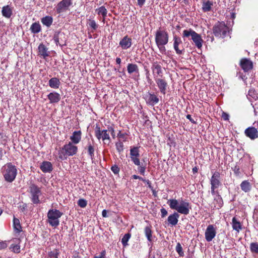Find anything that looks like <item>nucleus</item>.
Listing matches in <instances>:
<instances>
[{
  "mask_svg": "<svg viewBox=\"0 0 258 258\" xmlns=\"http://www.w3.org/2000/svg\"><path fill=\"white\" fill-rule=\"evenodd\" d=\"M167 203L171 209L175 210L177 212L170 215L167 218L168 223L172 226H175L178 222L179 215L178 213L185 215L189 214V203L186 201H178L172 199L168 200Z\"/></svg>",
  "mask_w": 258,
  "mask_h": 258,
  "instance_id": "nucleus-1",
  "label": "nucleus"
},
{
  "mask_svg": "<svg viewBox=\"0 0 258 258\" xmlns=\"http://www.w3.org/2000/svg\"><path fill=\"white\" fill-rule=\"evenodd\" d=\"M3 174L6 181L13 182L17 174V169L15 165L11 163L6 164L3 167Z\"/></svg>",
  "mask_w": 258,
  "mask_h": 258,
  "instance_id": "nucleus-2",
  "label": "nucleus"
},
{
  "mask_svg": "<svg viewBox=\"0 0 258 258\" xmlns=\"http://www.w3.org/2000/svg\"><path fill=\"white\" fill-rule=\"evenodd\" d=\"M77 151V147L69 142V144L64 145L58 151V157L62 160H65L67 159V156H73L76 154Z\"/></svg>",
  "mask_w": 258,
  "mask_h": 258,
  "instance_id": "nucleus-3",
  "label": "nucleus"
},
{
  "mask_svg": "<svg viewBox=\"0 0 258 258\" xmlns=\"http://www.w3.org/2000/svg\"><path fill=\"white\" fill-rule=\"evenodd\" d=\"M63 213L55 209H50L47 213V222L52 227H56L59 224V219Z\"/></svg>",
  "mask_w": 258,
  "mask_h": 258,
  "instance_id": "nucleus-4",
  "label": "nucleus"
},
{
  "mask_svg": "<svg viewBox=\"0 0 258 258\" xmlns=\"http://www.w3.org/2000/svg\"><path fill=\"white\" fill-rule=\"evenodd\" d=\"M191 37V39L194 42L195 45L198 48H201L202 46L203 40L201 35L191 29L184 30L182 33V37L183 38H188Z\"/></svg>",
  "mask_w": 258,
  "mask_h": 258,
  "instance_id": "nucleus-5",
  "label": "nucleus"
},
{
  "mask_svg": "<svg viewBox=\"0 0 258 258\" xmlns=\"http://www.w3.org/2000/svg\"><path fill=\"white\" fill-rule=\"evenodd\" d=\"M213 31L216 37L223 38L229 32V28L224 22H218L213 26Z\"/></svg>",
  "mask_w": 258,
  "mask_h": 258,
  "instance_id": "nucleus-6",
  "label": "nucleus"
},
{
  "mask_svg": "<svg viewBox=\"0 0 258 258\" xmlns=\"http://www.w3.org/2000/svg\"><path fill=\"white\" fill-rule=\"evenodd\" d=\"M169 36L167 32L159 29L155 34V42L156 44H167L168 42Z\"/></svg>",
  "mask_w": 258,
  "mask_h": 258,
  "instance_id": "nucleus-7",
  "label": "nucleus"
},
{
  "mask_svg": "<svg viewBox=\"0 0 258 258\" xmlns=\"http://www.w3.org/2000/svg\"><path fill=\"white\" fill-rule=\"evenodd\" d=\"M29 189L32 202L35 204L40 203L39 198L41 195L40 188L35 184H32L30 186Z\"/></svg>",
  "mask_w": 258,
  "mask_h": 258,
  "instance_id": "nucleus-8",
  "label": "nucleus"
},
{
  "mask_svg": "<svg viewBox=\"0 0 258 258\" xmlns=\"http://www.w3.org/2000/svg\"><path fill=\"white\" fill-rule=\"evenodd\" d=\"M95 135L97 139L100 140L101 139L104 141V143L106 144L108 141V144L110 142V138L109 134L107 133V130H101L100 127L99 125H97L95 128Z\"/></svg>",
  "mask_w": 258,
  "mask_h": 258,
  "instance_id": "nucleus-9",
  "label": "nucleus"
},
{
  "mask_svg": "<svg viewBox=\"0 0 258 258\" xmlns=\"http://www.w3.org/2000/svg\"><path fill=\"white\" fill-rule=\"evenodd\" d=\"M216 235V229L213 225L208 226L205 233V239L208 242L211 241Z\"/></svg>",
  "mask_w": 258,
  "mask_h": 258,
  "instance_id": "nucleus-10",
  "label": "nucleus"
},
{
  "mask_svg": "<svg viewBox=\"0 0 258 258\" xmlns=\"http://www.w3.org/2000/svg\"><path fill=\"white\" fill-rule=\"evenodd\" d=\"M53 40L56 45L62 46L66 45L67 38L64 33L58 32L54 34Z\"/></svg>",
  "mask_w": 258,
  "mask_h": 258,
  "instance_id": "nucleus-11",
  "label": "nucleus"
},
{
  "mask_svg": "<svg viewBox=\"0 0 258 258\" xmlns=\"http://www.w3.org/2000/svg\"><path fill=\"white\" fill-rule=\"evenodd\" d=\"M72 4L71 0H62L58 3L55 7L57 13L60 14L66 11Z\"/></svg>",
  "mask_w": 258,
  "mask_h": 258,
  "instance_id": "nucleus-12",
  "label": "nucleus"
},
{
  "mask_svg": "<svg viewBox=\"0 0 258 258\" xmlns=\"http://www.w3.org/2000/svg\"><path fill=\"white\" fill-rule=\"evenodd\" d=\"M155 81L160 90V92L165 95L166 93L168 84L166 81L164 79L155 78Z\"/></svg>",
  "mask_w": 258,
  "mask_h": 258,
  "instance_id": "nucleus-13",
  "label": "nucleus"
},
{
  "mask_svg": "<svg viewBox=\"0 0 258 258\" xmlns=\"http://www.w3.org/2000/svg\"><path fill=\"white\" fill-rule=\"evenodd\" d=\"M239 64L244 72H248L253 68L252 62L249 59L246 58L241 59Z\"/></svg>",
  "mask_w": 258,
  "mask_h": 258,
  "instance_id": "nucleus-14",
  "label": "nucleus"
},
{
  "mask_svg": "<svg viewBox=\"0 0 258 258\" xmlns=\"http://www.w3.org/2000/svg\"><path fill=\"white\" fill-rule=\"evenodd\" d=\"M244 134L251 140H254L258 138V131L254 127H247L244 131Z\"/></svg>",
  "mask_w": 258,
  "mask_h": 258,
  "instance_id": "nucleus-15",
  "label": "nucleus"
},
{
  "mask_svg": "<svg viewBox=\"0 0 258 258\" xmlns=\"http://www.w3.org/2000/svg\"><path fill=\"white\" fill-rule=\"evenodd\" d=\"M146 101L148 104L154 106L159 102V99L157 96L154 93L148 92L146 96Z\"/></svg>",
  "mask_w": 258,
  "mask_h": 258,
  "instance_id": "nucleus-16",
  "label": "nucleus"
},
{
  "mask_svg": "<svg viewBox=\"0 0 258 258\" xmlns=\"http://www.w3.org/2000/svg\"><path fill=\"white\" fill-rule=\"evenodd\" d=\"M119 46L122 49H127L129 48L132 44V39L127 35L125 36L119 42Z\"/></svg>",
  "mask_w": 258,
  "mask_h": 258,
  "instance_id": "nucleus-17",
  "label": "nucleus"
},
{
  "mask_svg": "<svg viewBox=\"0 0 258 258\" xmlns=\"http://www.w3.org/2000/svg\"><path fill=\"white\" fill-rule=\"evenodd\" d=\"M47 97L50 103H58L61 99L60 95L56 92L50 93L47 95Z\"/></svg>",
  "mask_w": 258,
  "mask_h": 258,
  "instance_id": "nucleus-18",
  "label": "nucleus"
},
{
  "mask_svg": "<svg viewBox=\"0 0 258 258\" xmlns=\"http://www.w3.org/2000/svg\"><path fill=\"white\" fill-rule=\"evenodd\" d=\"M13 8L9 5L4 6L2 8V15L7 18H10L13 15Z\"/></svg>",
  "mask_w": 258,
  "mask_h": 258,
  "instance_id": "nucleus-19",
  "label": "nucleus"
},
{
  "mask_svg": "<svg viewBox=\"0 0 258 258\" xmlns=\"http://www.w3.org/2000/svg\"><path fill=\"white\" fill-rule=\"evenodd\" d=\"M219 179V173L217 172H215L211 179V186L218 188L220 184Z\"/></svg>",
  "mask_w": 258,
  "mask_h": 258,
  "instance_id": "nucleus-20",
  "label": "nucleus"
},
{
  "mask_svg": "<svg viewBox=\"0 0 258 258\" xmlns=\"http://www.w3.org/2000/svg\"><path fill=\"white\" fill-rule=\"evenodd\" d=\"M40 168L42 172L44 173H49L53 169L51 163L48 161H43L41 163Z\"/></svg>",
  "mask_w": 258,
  "mask_h": 258,
  "instance_id": "nucleus-21",
  "label": "nucleus"
},
{
  "mask_svg": "<svg viewBox=\"0 0 258 258\" xmlns=\"http://www.w3.org/2000/svg\"><path fill=\"white\" fill-rule=\"evenodd\" d=\"M173 47L175 49L176 52L178 54H181L182 53L183 50H180L178 48V45L182 43L181 40L180 38L177 37L176 36H174L173 37Z\"/></svg>",
  "mask_w": 258,
  "mask_h": 258,
  "instance_id": "nucleus-22",
  "label": "nucleus"
},
{
  "mask_svg": "<svg viewBox=\"0 0 258 258\" xmlns=\"http://www.w3.org/2000/svg\"><path fill=\"white\" fill-rule=\"evenodd\" d=\"M81 134L82 133L81 131L74 132L72 136L70 137L72 143L75 144H78L81 139Z\"/></svg>",
  "mask_w": 258,
  "mask_h": 258,
  "instance_id": "nucleus-23",
  "label": "nucleus"
},
{
  "mask_svg": "<svg viewBox=\"0 0 258 258\" xmlns=\"http://www.w3.org/2000/svg\"><path fill=\"white\" fill-rule=\"evenodd\" d=\"M38 51L39 54L42 56L43 58L49 55V52L48 51L47 48L43 44H40L38 46Z\"/></svg>",
  "mask_w": 258,
  "mask_h": 258,
  "instance_id": "nucleus-24",
  "label": "nucleus"
},
{
  "mask_svg": "<svg viewBox=\"0 0 258 258\" xmlns=\"http://www.w3.org/2000/svg\"><path fill=\"white\" fill-rule=\"evenodd\" d=\"M231 224L233 229L236 231L237 233H239L242 229V226L241 223L237 220L235 217L232 218Z\"/></svg>",
  "mask_w": 258,
  "mask_h": 258,
  "instance_id": "nucleus-25",
  "label": "nucleus"
},
{
  "mask_svg": "<svg viewBox=\"0 0 258 258\" xmlns=\"http://www.w3.org/2000/svg\"><path fill=\"white\" fill-rule=\"evenodd\" d=\"M213 3L210 1L203 0L202 3V10L204 12H208L211 10Z\"/></svg>",
  "mask_w": 258,
  "mask_h": 258,
  "instance_id": "nucleus-26",
  "label": "nucleus"
},
{
  "mask_svg": "<svg viewBox=\"0 0 258 258\" xmlns=\"http://www.w3.org/2000/svg\"><path fill=\"white\" fill-rule=\"evenodd\" d=\"M48 84L51 88L58 89L60 85V82L58 78L54 77L49 80Z\"/></svg>",
  "mask_w": 258,
  "mask_h": 258,
  "instance_id": "nucleus-27",
  "label": "nucleus"
},
{
  "mask_svg": "<svg viewBox=\"0 0 258 258\" xmlns=\"http://www.w3.org/2000/svg\"><path fill=\"white\" fill-rule=\"evenodd\" d=\"M14 240L15 244H12L10 246V249L15 253H20V246L19 244L20 242V239H15Z\"/></svg>",
  "mask_w": 258,
  "mask_h": 258,
  "instance_id": "nucleus-28",
  "label": "nucleus"
},
{
  "mask_svg": "<svg viewBox=\"0 0 258 258\" xmlns=\"http://www.w3.org/2000/svg\"><path fill=\"white\" fill-rule=\"evenodd\" d=\"M241 189L245 192H248L251 189V185L248 180H244L240 184Z\"/></svg>",
  "mask_w": 258,
  "mask_h": 258,
  "instance_id": "nucleus-29",
  "label": "nucleus"
},
{
  "mask_svg": "<svg viewBox=\"0 0 258 258\" xmlns=\"http://www.w3.org/2000/svg\"><path fill=\"white\" fill-rule=\"evenodd\" d=\"M30 30L32 33L37 34L41 31V27L39 22H35L31 25Z\"/></svg>",
  "mask_w": 258,
  "mask_h": 258,
  "instance_id": "nucleus-30",
  "label": "nucleus"
},
{
  "mask_svg": "<svg viewBox=\"0 0 258 258\" xmlns=\"http://www.w3.org/2000/svg\"><path fill=\"white\" fill-rule=\"evenodd\" d=\"M127 71L130 74L134 73H139V68L136 64L128 63L127 66Z\"/></svg>",
  "mask_w": 258,
  "mask_h": 258,
  "instance_id": "nucleus-31",
  "label": "nucleus"
},
{
  "mask_svg": "<svg viewBox=\"0 0 258 258\" xmlns=\"http://www.w3.org/2000/svg\"><path fill=\"white\" fill-rule=\"evenodd\" d=\"M144 232L145 235L148 239V240L150 242L152 241V226L151 225H148L145 227L144 229Z\"/></svg>",
  "mask_w": 258,
  "mask_h": 258,
  "instance_id": "nucleus-32",
  "label": "nucleus"
},
{
  "mask_svg": "<svg viewBox=\"0 0 258 258\" xmlns=\"http://www.w3.org/2000/svg\"><path fill=\"white\" fill-rule=\"evenodd\" d=\"M13 226L16 233H19L22 231V227L20 225V221L18 219L14 217Z\"/></svg>",
  "mask_w": 258,
  "mask_h": 258,
  "instance_id": "nucleus-33",
  "label": "nucleus"
},
{
  "mask_svg": "<svg viewBox=\"0 0 258 258\" xmlns=\"http://www.w3.org/2000/svg\"><path fill=\"white\" fill-rule=\"evenodd\" d=\"M53 19L51 16H46L41 19L42 23L47 27L51 25Z\"/></svg>",
  "mask_w": 258,
  "mask_h": 258,
  "instance_id": "nucleus-34",
  "label": "nucleus"
},
{
  "mask_svg": "<svg viewBox=\"0 0 258 258\" xmlns=\"http://www.w3.org/2000/svg\"><path fill=\"white\" fill-rule=\"evenodd\" d=\"M153 74H157L159 76H161L162 69L161 66L157 62L154 63L152 66Z\"/></svg>",
  "mask_w": 258,
  "mask_h": 258,
  "instance_id": "nucleus-35",
  "label": "nucleus"
},
{
  "mask_svg": "<svg viewBox=\"0 0 258 258\" xmlns=\"http://www.w3.org/2000/svg\"><path fill=\"white\" fill-rule=\"evenodd\" d=\"M87 150L88 154L90 156L91 160L93 161L94 158L95 149L94 146L90 143H89L88 144Z\"/></svg>",
  "mask_w": 258,
  "mask_h": 258,
  "instance_id": "nucleus-36",
  "label": "nucleus"
},
{
  "mask_svg": "<svg viewBox=\"0 0 258 258\" xmlns=\"http://www.w3.org/2000/svg\"><path fill=\"white\" fill-rule=\"evenodd\" d=\"M115 147L117 151L119 154L123 152L124 150V146L122 142H121L120 140H118V141L115 143Z\"/></svg>",
  "mask_w": 258,
  "mask_h": 258,
  "instance_id": "nucleus-37",
  "label": "nucleus"
},
{
  "mask_svg": "<svg viewBox=\"0 0 258 258\" xmlns=\"http://www.w3.org/2000/svg\"><path fill=\"white\" fill-rule=\"evenodd\" d=\"M97 14L102 16L106 17L107 14V10L104 6H101L98 9L96 10Z\"/></svg>",
  "mask_w": 258,
  "mask_h": 258,
  "instance_id": "nucleus-38",
  "label": "nucleus"
},
{
  "mask_svg": "<svg viewBox=\"0 0 258 258\" xmlns=\"http://www.w3.org/2000/svg\"><path fill=\"white\" fill-rule=\"evenodd\" d=\"M87 25L91 27L93 31H95L98 28V25L96 24L95 20L89 19L87 20Z\"/></svg>",
  "mask_w": 258,
  "mask_h": 258,
  "instance_id": "nucleus-39",
  "label": "nucleus"
},
{
  "mask_svg": "<svg viewBox=\"0 0 258 258\" xmlns=\"http://www.w3.org/2000/svg\"><path fill=\"white\" fill-rule=\"evenodd\" d=\"M214 202H216L217 205H215V207H217V208H221L223 205V200L221 197L218 195L214 199Z\"/></svg>",
  "mask_w": 258,
  "mask_h": 258,
  "instance_id": "nucleus-40",
  "label": "nucleus"
},
{
  "mask_svg": "<svg viewBox=\"0 0 258 258\" xmlns=\"http://www.w3.org/2000/svg\"><path fill=\"white\" fill-rule=\"evenodd\" d=\"M131 157L139 156V150L138 147H134L130 150Z\"/></svg>",
  "mask_w": 258,
  "mask_h": 258,
  "instance_id": "nucleus-41",
  "label": "nucleus"
},
{
  "mask_svg": "<svg viewBox=\"0 0 258 258\" xmlns=\"http://www.w3.org/2000/svg\"><path fill=\"white\" fill-rule=\"evenodd\" d=\"M250 250L252 252L258 253V243L252 242L250 245Z\"/></svg>",
  "mask_w": 258,
  "mask_h": 258,
  "instance_id": "nucleus-42",
  "label": "nucleus"
},
{
  "mask_svg": "<svg viewBox=\"0 0 258 258\" xmlns=\"http://www.w3.org/2000/svg\"><path fill=\"white\" fill-rule=\"evenodd\" d=\"M131 237V234L129 233L125 234L121 239V242L123 246H125L127 245V241Z\"/></svg>",
  "mask_w": 258,
  "mask_h": 258,
  "instance_id": "nucleus-43",
  "label": "nucleus"
},
{
  "mask_svg": "<svg viewBox=\"0 0 258 258\" xmlns=\"http://www.w3.org/2000/svg\"><path fill=\"white\" fill-rule=\"evenodd\" d=\"M175 250L180 256H183L184 255V252L182 250V247L180 243L178 242L177 243L175 247Z\"/></svg>",
  "mask_w": 258,
  "mask_h": 258,
  "instance_id": "nucleus-44",
  "label": "nucleus"
},
{
  "mask_svg": "<svg viewBox=\"0 0 258 258\" xmlns=\"http://www.w3.org/2000/svg\"><path fill=\"white\" fill-rule=\"evenodd\" d=\"M78 205L81 208H85L87 205V201L83 199H79L78 201Z\"/></svg>",
  "mask_w": 258,
  "mask_h": 258,
  "instance_id": "nucleus-45",
  "label": "nucleus"
},
{
  "mask_svg": "<svg viewBox=\"0 0 258 258\" xmlns=\"http://www.w3.org/2000/svg\"><path fill=\"white\" fill-rule=\"evenodd\" d=\"M117 136L119 138V140H122L124 142L126 141L127 138L126 136V134L122 133L121 131H119Z\"/></svg>",
  "mask_w": 258,
  "mask_h": 258,
  "instance_id": "nucleus-46",
  "label": "nucleus"
},
{
  "mask_svg": "<svg viewBox=\"0 0 258 258\" xmlns=\"http://www.w3.org/2000/svg\"><path fill=\"white\" fill-rule=\"evenodd\" d=\"M139 157V156L131 157L132 161L137 166L140 165V161Z\"/></svg>",
  "mask_w": 258,
  "mask_h": 258,
  "instance_id": "nucleus-47",
  "label": "nucleus"
},
{
  "mask_svg": "<svg viewBox=\"0 0 258 258\" xmlns=\"http://www.w3.org/2000/svg\"><path fill=\"white\" fill-rule=\"evenodd\" d=\"M111 170L115 174H118L120 171L119 168L116 165H114L113 166H112L111 167Z\"/></svg>",
  "mask_w": 258,
  "mask_h": 258,
  "instance_id": "nucleus-48",
  "label": "nucleus"
},
{
  "mask_svg": "<svg viewBox=\"0 0 258 258\" xmlns=\"http://www.w3.org/2000/svg\"><path fill=\"white\" fill-rule=\"evenodd\" d=\"M106 257V251L105 250H102L99 254V255H95L93 258H105Z\"/></svg>",
  "mask_w": 258,
  "mask_h": 258,
  "instance_id": "nucleus-49",
  "label": "nucleus"
},
{
  "mask_svg": "<svg viewBox=\"0 0 258 258\" xmlns=\"http://www.w3.org/2000/svg\"><path fill=\"white\" fill-rule=\"evenodd\" d=\"M8 246V243L7 241H2L0 242V250L5 249Z\"/></svg>",
  "mask_w": 258,
  "mask_h": 258,
  "instance_id": "nucleus-50",
  "label": "nucleus"
},
{
  "mask_svg": "<svg viewBox=\"0 0 258 258\" xmlns=\"http://www.w3.org/2000/svg\"><path fill=\"white\" fill-rule=\"evenodd\" d=\"M157 46H158L160 51L162 53H164L166 51V49H165V47L164 46V45H165L166 44H156Z\"/></svg>",
  "mask_w": 258,
  "mask_h": 258,
  "instance_id": "nucleus-51",
  "label": "nucleus"
},
{
  "mask_svg": "<svg viewBox=\"0 0 258 258\" xmlns=\"http://www.w3.org/2000/svg\"><path fill=\"white\" fill-rule=\"evenodd\" d=\"M108 131L111 132V135L112 137V138L115 139V131H114V128L110 126V127H108Z\"/></svg>",
  "mask_w": 258,
  "mask_h": 258,
  "instance_id": "nucleus-52",
  "label": "nucleus"
},
{
  "mask_svg": "<svg viewBox=\"0 0 258 258\" xmlns=\"http://www.w3.org/2000/svg\"><path fill=\"white\" fill-rule=\"evenodd\" d=\"M160 211L161 213V217L162 218L165 217L168 214L167 211L164 208H162Z\"/></svg>",
  "mask_w": 258,
  "mask_h": 258,
  "instance_id": "nucleus-53",
  "label": "nucleus"
},
{
  "mask_svg": "<svg viewBox=\"0 0 258 258\" xmlns=\"http://www.w3.org/2000/svg\"><path fill=\"white\" fill-rule=\"evenodd\" d=\"M222 117L225 120H228L229 119V114L225 112H223Z\"/></svg>",
  "mask_w": 258,
  "mask_h": 258,
  "instance_id": "nucleus-54",
  "label": "nucleus"
},
{
  "mask_svg": "<svg viewBox=\"0 0 258 258\" xmlns=\"http://www.w3.org/2000/svg\"><path fill=\"white\" fill-rule=\"evenodd\" d=\"M145 167L143 166H139L138 168L139 171L141 174L142 175L144 174L145 171Z\"/></svg>",
  "mask_w": 258,
  "mask_h": 258,
  "instance_id": "nucleus-55",
  "label": "nucleus"
},
{
  "mask_svg": "<svg viewBox=\"0 0 258 258\" xmlns=\"http://www.w3.org/2000/svg\"><path fill=\"white\" fill-rule=\"evenodd\" d=\"M132 178H134V179H139L140 180H142L143 181H146V179H144L142 177H140V176H139L138 175H133L132 176Z\"/></svg>",
  "mask_w": 258,
  "mask_h": 258,
  "instance_id": "nucleus-56",
  "label": "nucleus"
},
{
  "mask_svg": "<svg viewBox=\"0 0 258 258\" xmlns=\"http://www.w3.org/2000/svg\"><path fill=\"white\" fill-rule=\"evenodd\" d=\"M248 95H249L250 96H251L252 98H254L255 97V96L254 91L253 90H250L248 91Z\"/></svg>",
  "mask_w": 258,
  "mask_h": 258,
  "instance_id": "nucleus-57",
  "label": "nucleus"
},
{
  "mask_svg": "<svg viewBox=\"0 0 258 258\" xmlns=\"http://www.w3.org/2000/svg\"><path fill=\"white\" fill-rule=\"evenodd\" d=\"M186 118L189 120V121L192 123H196V122L191 118V116L190 114H187L186 115Z\"/></svg>",
  "mask_w": 258,
  "mask_h": 258,
  "instance_id": "nucleus-58",
  "label": "nucleus"
},
{
  "mask_svg": "<svg viewBox=\"0 0 258 258\" xmlns=\"http://www.w3.org/2000/svg\"><path fill=\"white\" fill-rule=\"evenodd\" d=\"M239 78L242 79L243 81H245L247 79V77L245 75H243L239 73Z\"/></svg>",
  "mask_w": 258,
  "mask_h": 258,
  "instance_id": "nucleus-59",
  "label": "nucleus"
},
{
  "mask_svg": "<svg viewBox=\"0 0 258 258\" xmlns=\"http://www.w3.org/2000/svg\"><path fill=\"white\" fill-rule=\"evenodd\" d=\"M138 5L142 7L145 3V0H137Z\"/></svg>",
  "mask_w": 258,
  "mask_h": 258,
  "instance_id": "nucleus-60",
  "label": "nucleus"
},
{
  "mask_svg": "<svg viewBox=\"0 0 258 258\" xmlns=\"http://www.w3.org/2000/svg\"><path fill=\"white\" fill-rule=\"evenodd\" d=\"M102 216L103 217H107V211L106 210H103L102 212Z\"/></svg>",
  "mask_w": 258,
  "mask_h": 258,
  "instance_id": "nucleus-61",
  "label": "nucleus"
},
{
  "mask_svg": "<svg viewBox=\"0 0 258 258\" xmlns=\"http://www.w3.org/2000/svg\"><path fill=\"white\" fill-rule=\"evenodd\" d=\"M26 207L27 206H26V204H23L22 206L21 205L20 206V207L21 208L22 211H24L25 210Z\"/></svg>",
  "mask_w": 258,
  "mask_h": 258,
  "instance_id": "nucleus-62",
  "label": "nucleus"
},
{
  "mask_svg": "<svg viewBox=\"0 0 258 258\" xmlns=\"http://www.w3.org/2000/svg\"><path fill=\"white\" fill-rule=\"evenodd\" d=\"M144 182L147 183L149 188H152L151 183L149 180H146V181H145Z\"/></svg>",
  "mask_w": 258,
  "mask_h": 258,
  "instance_id": "nucleus-63",
  "label": "nucleus"
},
{
  "mask_svg": "<svg viewBox=\"0 0 258 258\" xmlns=\"http://www.w3.org/2000/svg\"><path fill=\"white\" fill-rule=\"evenodd\" d=\"M217 188V187H214L213 186H211V193L213 195L215 194V189Z\"/></svg>",
  "mask_w": 258,
  "mask_h": 258,
  "instance_id": "nucleus-64",
  "label": "nucleus"
}]
</instances>
